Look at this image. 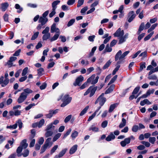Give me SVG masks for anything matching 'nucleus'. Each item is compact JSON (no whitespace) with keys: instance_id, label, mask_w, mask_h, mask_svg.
Segmentation results:
<instances>
[{"instance_id":"nucleus-1","label":"nucleus","mask_w":158,"mask_h":158,"mask_svg":"<svg viewBox=\"0 0 158 158\" xmlns=\"http://www.w3.org/2000/svg\"><path fill=\"white\" fill-rule=\"evenodd\" d=\"M33 91L29 88H27L23 89L18 98L17 101L19 103H21L25 101L27 98V96L32 93Z\"/></svg>"},{"instance_id":"nucleus-2","label":"nucleus","mask_w":158,"mask_h":158,"mask_svg":"<svg viewBox=\"0 0 158 158\" xmlns=\"http://www.w3.org/2000/svg\"><path fill=\"white\" fill-rule=\"evenodd\" d=\"M55 127L52 125V124H49L46 127V132L45 133V136L46 137H48L51 136L53 134V131L54 130Z\"/></svg>"},{"instance_id":"nucleus-3","label":"nucleus","mask_w":158,"mask_h":158,"mask_svg":"<svg viewBox=\"0 0 158 158\" xmlns=\"http://www.w3.org/2000/svg\"><path fill=\"white\" fill-rule=\"evenodd\" d=\"M72 99V97H69V95H65L62 99L63 102L61 104L60 106L62 107L65 106L71 102Z\"/></svg>"},{"instance_id":"nucleus-4","label":"nucleus","mask_w":158,"mask_h":158,"mask_svg":"<svg viewBox=\"0 0 158 158\" xmlns=\"http://www.w3.org/2000/svg\"><path fill=\"white\" fill-rule=\"evenodd\" d=\"M49 27H46L42 31V33L44 34L42 37L43 40H46L50 37L51 34L49 32Z\"/></svg>"},{"instance_id":"nucleus-5","label":"nucleus","mask_w":158,"mask_h":158,"mask_svg":"<svg viewBox=\"0 0 158 158\" xmlns=\"http://www.w3.org/2000/svg\"><path fill=\"white\" fill-rule=\"evenodd\" d=\"M8 75L7 73H6L5 74V79L3 80L4 77L3 76H2L0 77V85L1 84L2 87H4L8 84L9 79L7 78Z\"/></svg>"},{"instance_id":"nucleus-6","label":"nucleus","mask_w":158,"mask_h":158,"mask_svg":"<svg viewBox=\"0 0 158 158\" xmlns=\"http://www.w3.org/2000/svg\"><path fill=\"white\" fill-rule=\"evenodd\" d=\"M104 93H102L95 101V104H96L98 103H99L100 106H103L106 101V98L104 97Z\"/></svg>"},{"instance_id":"nucleus-7","label":"nucleus","mask_w":158,"mask_h":158,"mask_svg":"<svg viewBox=\"0 0 158 158\" xmlns=\"http://www.w3.org/2000/svg\"><path fill=\"white\" fill-rule=\"evenodd\" d=\"M84 79V77L82 75H80L77 78L75 82L73 83V85L75 86H80V83L83 81Z\"/></svg>"},{"instance_id":"nucleus-8","label":"nucleus","mask_w":158,"mask_h":158,"mask_svg":"<svg viewBox=\"0 0 158 158\" xmlns=\"http://www.w3.org/2000/svg\"><path fill=\"white\" fill-rule=\"evenodd\" d=\"M136 15L133 11H130L128 14L127 21L129 23L131 22L135 18Z\"/></svg>"},{"instance_id":"nucleus-9","label":"nucleus","mask_w":158,"mask_h":158,"mask_svg":"<svg viewBox=\"0 0 158 158\" xmlns=\"http://www.w3.org/2000/svg\"><path fill=\"white\" fill-rule=\"evenodd\" d=\"M124 34V31L123 30H121V29L119 28L114 33V35L115 37H119L122 36Z\"/></svg>"},{"instance_id":"nucleus-10","label":"nucleus","mask_w":158,"mask_h":158,"mask_svg":"<svg viewBox=\"0 0 158 158\" xmlns=\"http://www.w3.org/2000/svg\"><path fill=\"white\" fill-rule=\"evenodd\" d=\"M56 24L55 23H53L51 26L50 30L51 33H53L54 32H56V33L60 32L59 29L56 27Z\"/></svg>"},{"instance_id":"nucleus-11","label":"nucleus","mask_w":158,"mask_h":158,"mask_svg":"<svg viewBox=\"0 0 158 158\" xmlns=\"http://www.w3.org/2000/svg\"><path fill=\"white\" fill-rule=\"evenodd\" d=\"M53 143V142H52V138H48L46 140L44 145L47 147H50L52 146Z\"/></svg>"},{"instance_id":"nucleus-12","label":"nucleus","mask_w":158,"mask_h":158,"mask_svg":"<svg viewBox=\"0 0 158 158\" xmlns=\"http://www.w3.org/2000/svg\"><path fill=\"white\" fill-rule=\"evenodd\" d=\"M115 138V136L112 132L110 133V134L106 138V140L107 141H110L112 140H113Z\"/></svg>"},{"instance_id":"nucleus-13","label":"nucleus","mask_w":158,"mask_h":158,"mask_svg":"<svg viewBox=\"0 0 158 158\" xmlns=\"http://www.w3.org/2000/svg\"><path fill=\"white\" fill-rule=\"evenodd\" d=\"M9 6L8 2H6L1 4V9L2 11H5L7 9Z\"/></svg>"},{"instance_id":"nucleus-14","label":"nucleus","mask_w":158,"mask_h":158,"mask_svg":"<svg viewBox=\"0 0 158 158\" xmlns=\"http://www.w3.org/2000/svg\"><path fill=\"white\" fill-rule=\"evenodd\" d=\"M130 143V139H129L126 138L124 140L121 142L120 143L122 147H124L127 144H128Z\"/></svg>"},{"instance_id":"nucleus-15","label":"nucleus","mask_w":158,"mask_h":158,"mask_svg":"<svg viewBox=\"0 0 158 158\" xmlns=\"http://www.w3.org/2000/svg\"><path fill=\"white\" fill-rule=\"evenodd\" d=\"M47 18H44L42 17H40L38 21L39 23L45 25L48 21Z\"/></svg>"},{"instance_id":"nucleus-16","label":"nucleus","mask_w":158,"mask_h":158,"mask_svg":"<svg viewBox=\"0 0 158 158\" xmlns=\"http://www.w3.org/2000/svg\"><path fill=\"white\" fill-rule=\"evenodd\" d=\"M115 85L114 84L111 85L110 87L105 91V94H107L111 92L115 88Z\"/></svg>"},{"instance_id":"nucleus-17","label":"nucleus","mask_w":158,"mask_h":158,"mask_svg":"<svg viewBox=\"0 0 158 158\" xmlns=\"http://www.w3.org/2000/svg\"><path fill=\"white\" fill-rule=\"evenodd\" d=\"M60 2L59 0H56L54 1L52 4V9L55 10L57 8V6Z\"/></svg>"},{"instance_id":"nucleus-18","label":"nucleus","mask_w":158,"mask_h":158,"mask_svg":"<svg viewBox=\"0 0 158 158\" xmlns=\"http://www.w3.org/2000/svg\"><path fill=\"white\" fill-rule=\"evenodd\" d=\"M60 34V32L56 33L50 39V41L52 42L56 40L59 37Z\"/></svg>"},{"instance_id":"nucleus-19","label":"nucleus","mask_w":158,"mask_h":158,"mask_svg":"<svg viewBox=\"0 0 158 158\" xmlns=\"http://www.w3.org/2000/svg\"><path fill=\"white\" fill-rule=\"evenodd\" d=\"M26 139L23 140L20 143V146L23 149L26 148L28 146V144L27 143Z\"/></svg>"},{"instance_id":"nucleus-20","label":"nucleus","mask_w":158,"mask_h":158,"mask_svg":"<svg viewBox=\"0 0 158 158\" xmlns=\"http://www.w3.org/2000/svg\"><path fill=\"white\" fill-rule=\"evenodd\" d=\"M97 86H96L94 87H91V88L90 92V94L89 95V97H92L96 91L97 89Z\"/></svg>"},{"instance_id":"nucleus-21","label":"nucleus","mask_w":158,"mask_h":158,"mask_svg":"<svg viewBox=\"0 0 158 158\" xmlns=\"http://www.w3.org/2000/svg\"><path fill=\"white\" fill-rule=\"evenodd\" d=\"M77 145H73L70 149L69 153L71 154H73L76 151L77 149Z\"/></svg>"},{"instance_id":"nucleus-22","label":"nucleus","mask_w":158,"mask_h":158,"mask_svg":"<svg viewBox=\"0 0 158 158\" xmlns=\"http://www.w3.org/2000/svg\"><path fill=\"white\" fill-rule=\"evenodd\" d=\"M145 104L150 105L151 104V102L147 99H145L141 101L140 102V105L141 106H143Z\"/></svg>"},{"instance_id":"nucleus-23","label":"nucleus","mask_w":158,"mask_h":158,"mask_svg":"<svg viewBox=\"0 0 158 158\" xmlns=\"http://www.w3.org/2000/svg\"><path fill=\"white\" fill-rule=\"evenodd\" d=\"M122 51L121 50H119L116 54L115 56V60L117 61L118 60H121L122 59H120V56L122 55Z\"/></svg>"},{"instance_id":"nucleus-24","label":"nucleus","mask_w":158,"mask_h":158,"mask_svg":"<svg viewBox=\"0 0 158 158\" xmlns=\"http://www.w3.org/2000/svg\"><path fill=\"white\" fill-rule=\"evenodd\" d=\"M112 47L110 46V45H109V44H107L104 49V52H111L112 51V48H111Z\"/></svg>"},{"instance_id":"nucleus-25","label":"nucleus","mask_w":158,"mask_h":158,"mask_svg":"<svg viewBox=\"0 0 158 158\" xmlns=\"http://www.w3.org/2000/svg\"><path fill=\"white\" fill-rule=\"evenodd\" d=\"M144 23H142L140 25L138 30L137 32V33L138 35L140 34L141 31L144 29Z\"/></svg>"},{"instance_id":"nucleus-26","label":"nucleus","mask_w":158,"mask_h":158,"mask_svg":"<svg viewBox=\"0 0 158 158\" xmlns=\"http://www.w3.org/2000/svg\"><path fill=\"white\" fill-rule=\"evenodd\" d=\"M126 120L124 118H123L122 120V122L120 123L118 127L121 128L124 127L126 125Z\"/></svg>"},{"instance_id":"nucleus-27","label":"nucleus","mask_w":158,"mask_h":158,"mask_svg":"<svg viewBox=\"0 0 158 158\" xmlns=\"http://www.w3.org/2000/svg\"><path fill=\"white\" fill-rule=\"evenodd\" d=\"M15 8L16 9H18L17 12L18 13H20L23 10V8L21 7L18 4H16L15 5Z\"/></svg>"},{"instance_id":"nucleus-28","label":"nucleus","mask_w":158,"mask_h":158,"mask_svg":"<svg viewBox=\"0 0 158 158\" xmlns=\"http://www.w3.org/2000/svg\"><path fill=\"white\" fill-rule=\"evenodd\" d=\"M118 104L117 103H115L111 105L110 107L109 110V112L110 113L112 112L114 109L117 106Z\"/></svg>"},{"instance_id":"nucleus-29","label":"nucleus","mask_w":158,"mask_h":158,"mask_svg":"<svg viewBox=\"0 0 158 158\" xmlns=\"http://www.w3.org/2000/svg\"><path fill=\"white\" fill-rule=\"evenodd\" d=\"M89 131H90L92 130L93 131L95 132H97L98 131L99 129L97 127H95L94 125L91 126L89 129Z\"/></svg>"},{"instance_id":"nucleus-30","label":"nucleus","mask_w":158,"mask_h":158,"mask_svg":"<svg viewBox=\"0 0 158 158\" xmlns=\"http://www.w3.org/2000/svg\"><path fill=\"white\" fill-rule=\"evenodd\" d=\"M16 124H17V126L18 125L19 129H21L22 127L23 123L20 119H18L16 122Z\"/></svg>"},{"instance_id":"nucleus-31","label":"nucleus","mask_w":158,"mask_h":158,"mask_svg":"<svg viewBox=\"0 0 158 158\" xmlns=\"http://www.w3.org/2000/svg\"><path fill=\"white\" fill-rule=\"evenodd\" d=\"M67 150V149L66 148L63 149L59 154V158L62 157L66 152Z\"/></svg>"},{"instance_id":"nucleus-32","label":"nucleus","mask_w":158,"mask_h":158,"mask_svg":"<svg viewBox=\"0 0 158 158\" xmlns=\"http://www.w3.org/2000/svg\"><path fill=\"white\" fill-rule=\"evenodd\" d=\"M89 108V106H86L85 107L83 110L81 111L80 114V115L81 116H83L87 112Z\"/></svg>"},{"instance_id":"nucleus-33","label":"nucleus","mask_w":158,"mask_h":158,"mask_svg":"<svg viewBox=\"0 0 158 158\" xmlns=\"http://www.w3.org/2000/svg\"><path fill=\"white\" fill-rule=\"evenodd\" d=\"M38 123V127H41L44 124L45 120L44 119H42L40 120L39 122H37Z\"/></svg>"},{"instance_id":"nucleus-34","label":"nucleus","mask_w":158,"mask_h":158,"mask_svg":"<svg viewBox=\"0 0 158 158\" xmlns=\"http://www.w3.org/2000/svg\"><path fill=\"white\" fill-rule=\"evenodd\" d=\"M95 77V74H94L92 75L90 77L88 78L87 80V81L86 82L87 83H90L92 82L93 80Z\"/></svg>"},{"instance_id":"nucleus-35","label":"nucleus","mask_w":158,"mask_h":158,"mask_svg":"<svg viewBox=\"0 0 158 158\" xmlns=\"http://www.w3.org/2000/svg\"><path fill=\"white\" fill-rule=\"evenodd\" d=\"M75 19H72L68 22V23L67 24V26L68 27H69L72 26L75 23Z\"/></svg>"},{"instance_id":"nucleus-36","label":"nucleus","mask_w":158,"mask_h":158,"mask_svg":"<svg viewBox=\"0 0 158 158\" xmlns=\"http://www.w3.org/2000/svg\"><path fill=\"white\" fill-rule=\"evenodd\" d=\"M38 72V75L39 76H41L43 74V72L44 71V69L43 68H40L37 70Z\"/></svg>"},{"instance_id":"nucleus-37","label":"nucleus","mask_w":158,"mask_h":158,"mask_svg":"<svg viewBox=\"0 0 158 158\" xmlns=\"http://www.w3.org/2000/svg\"><path fill=\"white\" fill-rule=\"evenodd\" d=\"M154 32L152 31L148 35L146 36L144 39V41H146L149 40L150 38L154 34Z\"/></svg>"},{"instance_id":"nucleus-38","label":"nucleus","mask_w":158,"mask_h":158,"mask_svg":"<svg viewBox=\"0 0 158 158\" xmlns=\"http://www.w3.org/2000/svg\"><path fill=\"white\" fill-rule=\"evenodd\" d=\"M118 77L117 75H115L110 80V82L108 84V85H110V84L114 83L117 79Z\"/></svg>"},{"instance_id":"nucleus-39","label":"nucleus","mask_w":158,"mask_h":158,"mask_svg":"<svg viewBox=\"0 0 158 158\" xmlns=\"http://www.w3.org/2000/svg\"><path fill=\"white\" fill-rule=\"evenodd\" d=\"M149 142L152 144H154L155 143L156 140V138L155 137H150L148 139Z\"/></svg>"},{"instance_id":"nucleus-40","label":"nucleus","mask_w":158,"mask_h":158,"mask_svg":"<svg viewBox=\"0 0 158 158\" xmlns=\"http://www.w3.org/2000/svg\"><path fill=\"white\" fill-rule=\"evenodd\" d=\"M140 88V87L139 86H138L135 87L132 93V94L135 95L137 94L139 92Z\"/></svg>"},{"instance_id":"nucleus-41","label":"nucleus","mask_w":158,"mask_h":158,"mask_svg":"<svg viewBox=\"0 0 158 158\" xmlns=\"http://www.w3.org/2000/svg\"><path fill=\"white\" fill-rule=\"evenodd\" d=\"M58 145H55L53 147L50 151V152L51 154H52L55 152V151L58 148Z\"/></svg>"},{"instance_id":"nucleus-42","label":"nucleus","mask_w":158,"mask_h":158,"mask_svg":"<svg viewBox=\"0 0 158 158\" xmlns=\"http://www.w3.org/2000/svg\"><path fill=\"white\" fill-rule=\"evenodd\" d=\"M111 63V62L110 60H108L105 64L103 67V69H105L108 68Z\"/></svg>"},{"instance_id":"nucleus-43","label":"nucleus","mask_w":158,"mask_h":158,"mask_svg":"<svg viewBox=\"0 0 158 158\" xmlns=\"http://www.w3.org/2000/svg\"><path fill=\"white\" fill-rule=\"evenodd\" d=\"M145 65L146 63L145 62L140 63L139 71H141L144 68H146Z\"/></svg>"},{"instance_id":"nucleus-44","label":"nucleus","mask_w":158,"mask_h":158,"mask_svg":"<svg viewBox=\"0 0 158 158\" xmlns=\"http://www.w3.org/2000/svg\"><path fill=\"white\" fill-rule=\"evenodd\" d=\"M138 130H139V127L137 125H134L132 128V131L135 132H136Z\"/></svg>"},{"instance_id":"nucleus-45","label":"nucleus","mask_w":158,"mask_h":158,"mask_svg":"<svg viewBox=\"0 0 158 158\" xmlns=\"http://www.w3.org/2000/svg\"><path fill=\"white\" fill-rule=\"evenodd\" d=\"M61 134L58 133L56 134L53 139V141L55 142L56 141L60 136Z\"/></svg>"},{"instance_id":"nucleus-46","label":"nucleus","mask_w":158,"mask_h":158,"mask_svg":"<svg viewBox=\"0 0 158 158\" xmlns=\"http://www.w3.org/2000/svg\"><path fill=\"white\" fill-rule=\"evenodd\" d=\"M119 40L118 43L119 44H122L126 41V40L123 37V36H122L119 37Z\"/></svg>"},{"instance_id":"nucleus-47","label":"nucleus","mask_w":158,"mask_h":158,"mask_svg":"<svg viewBox=\"0 0 158 158\" xmlns=\"http://www.w3.org/2000/svg\"><path fill=\"white\" fill-rule=\"evenodd\" d=\"M130 52L129 51H126L123 53L122 55L120 56V59H123Z\"/></svg>"},{"instance_id":"nucleus-48","label":"nucleus","mask_w":158,"mask_h":158,"mask_svg":"<svg viewBox=\"0 0 158 158\" xmlns=\"http://www.w3.org/2000/svg\"><path fill=\"white\" fill-rule=\"evenodd\" d=\"M28 68L27 67H25L23 70L22 75L23 76H25L27 73Z\"/></svg>"},{"instance_id":"nucleus-49","label":"nucleus","mask_w":158,"mask_h":158,"mask_svg":"<svg viewBox=\"0 0 158 158\" xmlns=\"http://www.w3.org/2000/svg\"><path fill=\"white\" fill-rule=\"evenodd\" d=\"M17 127V124L15 123L13 125H10V126H8L6 127V128L7 129H15Z\"/></svg>"},{"instance_id":"nucleus-50","label":"nucleus","mask_w":158,"mask_h":158,"mask_svg":"<svg viewBox=\"0 0 158 158\" xmlns=\"http://www.w3.org/2000/svg\"><path fill=\"white\" fill-rule=\"evenodd\" d=\"M39 34V32L38 31L35 33L31 38V40H34L36 39L38 37Z\"/></svg>"},{"instance_id":"nucleus-51","label":"nucleus","mask_w":158,"mask_h":158,"mask_svg":"<svg viewBox=\"0 0 158 158\" xmlns=\"http://www.w3.org/2000/svg\"><path fill=\"white\" fill-rule=\"evenodd\" d=\"M49 113L45 114V116L47 118H50L52 117L53 114L52 112V110H50L49 111Z\"/></svg>"},{"instance_id":"nucleus-52","label":"nucleus","mask_w":158,"mask_h":158,"mask_svg":"<svg viewBox=\"0 0 158 158\" xmlns=\"http://www.w3.org/2000/svg\"><path fill=\"white\" fill-rule=\"evenodd\" d=\"M29 154V151L27 149L25 150L24 152L22 153V155L24 157H26Z\"/></svg>"},{"instance_id":"nucleus-53","label":"nucleus","mask_w":158,"mask_h":158,"mask_svg":"<svg viewBox=\"0 0 158 158\" xmlns=\"http://www.w3.org/2000/svg\"><path fill=\"white\" fill-rule=\"evenodd\" d=\"M78 135V132L76 131H74L71 134V136L74 139L77 137Z\"/></svg>"},{"instance_id":"nucleus-54","label":"nucleus","mask_w":158,"mask_h":158,"mask_svg":"<svg viewBox=\"0 0 158 158\" xmlns=\"http://www.w3.org/2000/svg\"><path fill=\"white\" fill-rule=\"evenodd\" d=\"M141 143L143 144L146 147H149L150 145V143L148 142L142 141L141 142Z\"/></svg>"},{"instance_id":"nucleus-55","label":"nucleus","mask_w":158,"mask_h":158,"mask_svg":"<svg viewBox=\"0 0 158 158\" xmlns=\"http://www.w3.org/2000/svg\"><path fill=\"white\" fill-rule=\"evenodd\" d=\"M34 103L30 104L28 106L25 107V109L26 110H28L31 109L33 106H35Z\"/></svg>"},{"instance_id":"nucleus-56","label":"nucleus","mask_w":158,"mask_h":158,"mask_svg":"<svg viewBox=\"0 0 158 158\" xmlns=\"http://www.w3.org/2000/svg\"><path fill=\"white\" fill-rule=\"evenodd\" d=\"M72 117V115L70 114L67 116L64 120V122L65 123L68 122L71 119Z\"/></svg>"},{"instance_id":"nucleus-57","label":"nucleus","mask_w":158,"mask_h":158,"mask_svg":"<svg viewBox=\"0 0 158 158\" xmlns=\"http://www.w3.org/2000/svg\"><path fill=\"white\" fill-rule=\"evenodd\" d=\"M81 64L83 65L86 66L89 64V62L86 60L85 61L84 60L82 59L81 62Z\"/></svg>"},{"instance_id":"nucleus-58","label":"nucleus","mask_w":158,"mask_h":158,"mask_svg":"<svg viewBox=\"0 0 158 158\" xmlns=\"http://www.w3.org/2000/svg\"><path fill=\"white\" fill-rule=\"evenodd\" d=\"M72 129L71 128H69L68 129L66 133L64 135V136L63 137V139L65 138L70 133Z\"/></svg>"},{"instance_id":"nucleus-59","label":"nucleus","mask_w":158,"mask_h":158,"mask_svg":"<svg viewBox=\"0 0 158 158\" xmlns=\"http://www.w3.org/2000/svg\"><path fill=\"white\" fill-rule=\"evenodd\" d=\"M84 2V0H78L77 2V7H79L82 5Z\"/></svg>"},{"instance_id":"nucleus-60","label":"nucleus","mask_w":158,"mask_h":158,"mask_svg":"<svg viewBox=\"0 0 158 158\" xmlns=\"http://www.w3.org/2000/svg\"><path fill=\"white\" fill-rule=\"evenodd\" d=\"M108 122L106 120L104 121L102 123V127L103 128L106 127L107 125Z\"/></svg>"},{"instance_id":"nucleus-61","label":"nucleus","mask_w":158,"mask_h":158,"mask_svg":"<svg viewBox=\"0 0 158 158\" xmlns=\"http://www.w3.org/2000/svg\"><path fill=\"white\" fill-rule=\"evenodd\" d=\"M47 84L44 82L42 84V85L40 86V88L41 90H43L46 88L47 86Z\"/></svg>"},{"instance_id":"nucleus-62","label":"nucleus","mask_w":158,"mask_h":158,"mask_svg":"<svg viewBox=\"0 0 158 158\" xmlns=\"http://www.w3.org/2000/svg\"><path fill=\"white\" fill-rule=\"evenodd\" d=\"M117 42V41L116 40H114L110 42V45L111 47H112L116 44Z\"/></svg>"},{"instance_id":"nucleus-63","label":"nucleus","mask_w":158,"mask_h":158,"mask_svg":"<svg viewBox=\"0 0 158 158\" xmlns=\"http://www.w3.org/2000/svg\"><path fill=\"white\" fill-rule=\"evenodd\" d=\"M149 84L150 85L153 86L155 85L156 86L158 85V79L157 80L156 82L153 81H151L149 82Z\"/></svg>"},{"instance_id":"nucleus-64","label":"nucleus","mask_w":158,"mask_h":158,"mask_svg":"<svg viewBox=\"0 0 158 158\" xmlns=\"http://www.w3.org/2000/svg\"><path fill=\"white\" fill-rule=\"evenodd\" d=\"M47 148V147L44 145L41 147L40 153L42 154L44 153L45 151Z\"/></svg>"}]
</instances>
